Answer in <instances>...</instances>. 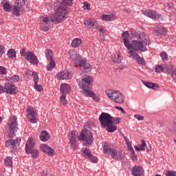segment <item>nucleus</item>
Wrapping results in <instances>:
<instances>
[{"instance_id": "obj_1", "label": "nucleus", "mask_w": 176, "mask_h": 176, "mask_svg": "<svg viewBox=\"0 0 176 176\" xmlns=\"http://www.w3.org/2000/svg\"><path fill=\"white\" fill-rule=\"evenodd\" d=\"M66 19L67 9H65V7L60 6L57 9H55L54 13L51 16H45L40 19L39 28L41 31L47 32L51 21L56 23V24H60V23H62V21Z\"/></svg>"}, {"instance_id": "obj_2", "label": "nucleus", "mask_w": 176, "mask_h": 176, "mask_svg": "<svg viewBox=\"0 0 176 176\" xmlns=\"http://www.w3.org/2000/svg\"><path fill=\"white\" fill-rule=\"evenodd\" d=\"M99 122L100 126L103 129H106L108 133H113L118 130V126L112 122V116L108 113L102 112L99 116Z\"/></svg>"}, {"instance_id": "obj_3", "label": "nucleus", "mask_w": 176, "mask_h": 176, "mask_svg": "<svg viewBox=\"0 0 176 176\" xmlns=\"http://www.w3.org/2000/svg\"><path fill=\"white\" fill-rule=\"evenodd\" d=\"M129 51V54L131 57L135 58L138 57V52H146L148 48L144 45L142 41H138L137 40H133L132 43H129V47H126Z\"/></svg>"}, {"instance_id": "obj_4", "label": "nucleus", "mask_w": 176, "mask_h": 176, "mask_svg": "<svg viewBox=\"0 0 176 176\" xmlns=\"http://www.w3.org/2000/svg\"><path fill=\"white\" fill-rule=\"evenodd\" d=\"M78 140L82 142L84 146H90V145L93 144L94 138L93 137L91 131L89 129L87 124H85L83 129L80 131L78 136Z\"/></svg>"}, {"instance_id": "obj_5", "label": "nucleus", "mask_w": 176, "mask_h": 176, "mask_svg": "<svg viewBox=\"0 0 176 176\" xmlns=\"http://www.w3.org/2000/svg\"><path fill=\"white\" fill-rule=\"evenodd\" d=\"M102 146L103 148V153H104V155L111 156L113 159L116 160L122 159V151H118V150L111 147V145L107 143V142H104L102 144Z\"/></svg>"}, {"instance_id": "obj_6", "label": "nucleus", "mask_w": 176, "mask_h": 176, "mask_svg": "<svg viewBox=\"0 0 176 176\" xmlns=\"http://www.w3.org/2000/svg\"><path fill=\"white\" fill-rule=\"evenodd\" d=\"M35 142L34 140L30 138L25 144V152L28 155H31V157L32 159H37L38 156H39V150L35 147Z\"/></svg>"}, {"instance_id": "obj_7", "label": "nucleus", "mask_w": 176, "mask_h": 176, "mask_svg": "<svg viewBox=\"0 0 176 176\" xmlns=\"http://www.w3.org/2000/svg\"><path fill=\"white\" fill-rule=\"evenodd\" d=\"M106 94L107 97L116 102V104H123V101H124V96L118 91L106 89Z\"/></svg>"}, {"instance_id": "obj_8", "label": "nucleus", "mask_w": 176, "mask_h": 176, "mask_svg": "<svg viewBox=\"0 0 176 176\" xmlns=\"http://www.w3.org/2000/svg\"><path fill=\"white\" fill-rule=\"evenodd\" d=\"M91 82H93V77L91 76H85L82 78L81 82H79L78 87L82 89V94H85L86 91L91 90Z\"/></svg>"}, {"instance_id": "obj_9", "label": "nucleus", "mask_w": 176, "mask_h": 176, "mask_svg": "<svg viewBox=\"0 0 176 176\" xmlns=\"http://www.w3.org/2000/svg\"><path fill=\"white\" fill-rule=\"evenodd\" d=\"M9 129V138H12L14 135V133L17 131V117L16 116H11L8 122Z\"/></svg>"}, {"instance_id": "obj_10", "label": "nucleus", "mask_w": 176, "mask_h": 176, "mask_svg": "<svg viewBox=\"0 0 176 176\" xmlns=\"http://www.w3.org/2000/svg\"><path fill=\"white\" fill-rule=\"evenodd\" d=\"M28 120L30 122V123H38V120L39 118H38V113L36 110L32 107V106H28L26 110Z\"/></svg>"}, {"instance_id": "obj_11", "label": "nucleus", "mask_w": 176, "mask_h": 176, "mask_svg": "<svg viewBox=\"0 0 176 176\" xmlns=\"http://www.w3.org/2000/svg\"><path fill=\"white\" fill-rule=\"evenodd\" d=\"M74 5V0H63V2H52L50 3V8L53 9L54 12H56V9L58 8H60V6H63V8H65L67 10V15L68 14V9H67V6H72Z\"/></svg>"}, {"instance_id": "obj_12", "label": "nucleus", "mask_w": 176, "mask_h": 176, "mask_svg": "<svg viewBox=\"0 0 176 176\" xmlns=\"http://www.w3.org/2000/svg\"><path fill=\"white\" fill-rule=\"evenodd\" d=\"M21 142V139L17 138L16 140H8L6 142V146L11 148L12 152H17V145Z\"/></svg>"}, {"instance_id": "obj_13", "label": "nucleus", "mask_w": 176, "mask_h": 176, "mask_svg": "<svg viewBox=\"0 0 176 176\" xmlns=\"http://www.w3.org/2000/svg\"><path fill=\"white\" fill-rule=\"evenodd\" d=\"M4 92L7 94H17V87L12 82H6L4 84Z\"/></svg>"}, {"instance_id": "obj_14", "label": "nucleus", "mask_w": 176, "mask_h": 176, "mask_svg": "<svg viewBox=\"0 0 176 176\" xmlns=\"http://www.w3.org/2000/svg\"><path fill=\"white\" fill-rule=\"evenodd\" d=\"M39 148L42 152L48 155V156H54L56 155V151L50 146L46 144H41L39 146Z\"/></svg>"}, {"instance_id": "obj_15", "label": "nucleus", "mask_w": 176, "mask_h": 176, "mask_svg": "<svg viewBox=\"0 0 176 176\" xmlns=\"http://www.w3.org/2000/svg\"><path fill=\"white\" fill-rule=\"evenodd\" d=\"M25 59L27 60V61H29V63H30V64H32L33 65H38L39 64L38 57H36V56H35V54H33V52H27Z\"/></svg>"}, {"instance_id": "obj_16", "label": "nucleus", "mask_w": 176, "mask_h": 176, "mask_svg": "<svg viewBox=\"0 0 176 176\" xmlns=\"http://www.w3.org/2000/svg\"><path fill=\"white\" fill-rule=\"evenodd\" d=\"M56 76L58 80H69V79L72 78V76H71V74L68 70L58 72Z\"/></svg>"}, {"instance_id": "obj_17", "label": "nucleus", "mask_w": 176, "mask_h": 176, "mask_svg": "<svg viewBox=\"0 0 176 176\" xmlns=\"http://www.w3.org/2000/svg\"><path fill=\"white\" fill-rule=\"evenodd\" d=\"M78 62L80 67H83L85 72L91 71V68H90V63H87L86 59H79Z\"/></svg>"}, {"instance_id": "obj_18", "label": "nucleus", "mask_w": 176, "mask_h": 176, "mask_svg": "<svg viewBox=\"0 0 176 176\" xmlns=\"http://www.w3.org/2000/svg\"><path fill=\"white\" fill-rule=\"evenodd\" d=\"M143 170L142 167L138 166H134L131 170V174L133 176H141L142 175Z\"/></svg>"}, {"instance_id": "obj_19", "label": "nucleus", "mask_w": 176, "mask_h": 176, "mask_svg": "<svg viewBox=\"0 0 176 176\" xmlns=\"http://www.w3.org/2000/svg\"><path fill=\"white\" fill-rule=\"evenodd\" d=\"M60 90L62 94H68L71 91V85L67 83L61 84Z\"/></svg>"}, {"instance_id": "obj_20", "label": "nucleus", "mask_w": 176, "mask_h": 176, "mask_svg": "<svg viewBox=\"0 0 176 176\" xmlns=\"http://www.w3.org/2000/svg\"><path fill=\"white\" fill-rule=\"evenodd\" d=\"M101 20H102V21H114V20H116V14H103L101 16Z\"/></svg>"}, {"instance_id": "obj_21", "label": "nucleus", "mask_w": 176, "mask_h": 176, "mask_svg": "<svg viewBox=\"0 0 176 176\" xmlns=\"http://www.w3.org/2000/svg\"><path fill=\"white\" fill-rule=\"evenodd\" d=\"M85 97H90L94 100V101H96V102H98L100 101V98L94 93L93 91H86L85 94H83Z\"/></svg>"}, {"instance_id": "obj_22", "label": "nucleus", "mask_w": 176, "mask_h": 176, "mask_svg": "<svg viewBox=\"0 0 176 176\" xmlns=\"http://www.w3.org/2000/svg\"><path fill=\"white\" fill-rule=\"evenodd\" d=\"M39 138L43 142H46L50 140V134L46 131H42L39 135Z\"/></svg>"}, {"instance_id": "obj_23", "label": "nucleus", "mask_w": 176, "mask_h": 176, "mask_svg": "<svg viewBox=\"0 0 176 176\" xmlns=\"http://www.w3.org/2000/svg\"><path fill=\"white\" fill-rule=\"evenodd\" d=\"M78 139L79 140V136L76 135L75 131H73L69 134V140L71 143V145H75V144L76 143V140Z\"/></svg>"}, {"instance_id": "obj_24", "label": "nucleus", "mask_w": 176, "mask_h": 176, "mask_svg": "<svg viewBox=\"0 0 176 176\" xmlns=\"http://www.w3.org/2000/svg\"><path fill=\"white\" fill-rule=\"evenodd\" d=\"M122 36L123 38V43L125 47H130L129 43L131 42L129 40V32L128 31L123 32L122 34Z\"/></svg>"}, {"instance_id": "obj_25", "label": "nucleus", "mask_w": 176, "mask_h": 176, "mask_svg": "<svg viewBox=\"0 0 176 176\" xmlns=\"http://www.w3.org/2000/svg\"><path fill=\"white\" fill-rule=\"evenodd\" d=\"M22 10H23L22 7H20L14 4V6H13V8L12 9V13L14 16H16V17H20V15H21L20 13Z\"/></svg>"}, {"instance_id": "obj_26", "label": "nucleus", "mask_w": 176, "mask_h": 176, "mask_svg": "<svg viewBox=\"0 0 176 176\" xmlns=\"http://www.w3.org/2000/svg\"><path fill=\"white\" fill-rule=\"evenodd\" d=\"M84 24L85 27L87 28H93V27H96V19H89L84 20Z\"/></svg>"}, {"instance_id": "obj_27", "label": "nucleus", "mask_w": 176, "mask_h": 176, "mask_svg": "<svg viewBox=\"0 0 176 176\" xmlns=\"http://www.w3.org/2000/svg\"><path fill=\"white\" fill-rule=\"evenodd\" d=\"M81 153L85 159H89L91 156V151L87 148H82L81 149Z\"/></svg>"}, {"instance_id": "obj_28", "label": "nucleus", "mask_w": 176, "mask_h": 176, "mask_svg": "<svg viewBox=\"0 0 176 176\" xmlns=\"http://www.w3.org/2000/svg\"><path fill=\"white\" fill-rule=\"evenodd\" d=\"M143 85L148 87V89H153V90H156V89H159V86L155 83H152L148 81H142Z\"/></svg>"}, {"instance_id": "obj_29", "label": "nucleus", "mask_w": 176, "mask_h": 176, "mask_svg": "<svg viewBox=\"0 0 176 176\" xmlns=\"http://www.w3.org/2000/svg\"><path fill=\"white\" fill-rule=\"evenodd\" d=\"M173 66L171 64H165L164 67V72H165V74H168V75H170V74L173 72Z\"/></svg>"}, {"instance_id": "obj_30", "label": "nucleus", "mask_w": 176, "mask_h": 176, "mask_svg": "<svg viewBox=\"0 0 176 176\" xmlns=\"http://www.w3.org/2000/svg\"><path fill=\"white\" fill-rule=\"evenodd\" d=\"M112 60L113 63L119 64L122 61V56H120L118 52H116L112 55Z\"/></svg>"}, {"instance_id": "obj_31", "label": "nucleus", "mask_w": 176, "mask_h": 176, "mask_svg": "<svg viewBox=\"0 0 176 176\" xmlns=\"http://www.w3.org/2000/svg\"><path fill=\"white\" fill-rule=\"evenodd\" d=\"M54 67H56V61L54 59H49V64L47 65V71H52L54 69Z\"/></svg>"}, {"instance_id": "obj_32", "label": "nucleus", "mask_w": 176, "mask_h": 176, "mask_svg": "<svg viewBox=\"0 0 176 176\" xmlns=\"http://www.w3.org/2000/svg\"><path fill=\"white\" fill-rule=\"evenodd\" d=\"M156 35H166L167 34V28H157L155 29Z\"/></svg>"}, {"instance_id": "obj_33", "label": "nucleus", "mask_w": 176, "mask_h": 176, "mask_svg": "<svg viewBox=\"0 0 176 176\" xmlns=\"http://www.w3.org/2000/svg\"><path fill=\"white\" fill-rule=\"evenodd\" d=\"M156 12L153 10H146L143 12V14L144 16H146L147 17H150V19H153L155 17V14Z\"/></svg>"}, {"instance_id": "obj_34", "label": "nucleus", "mask_w": 176, "mask_h": 176, "mask_svg": "<svg viewBox=\"0 0 176 176\" xmlns=\"http://www.w3.org/2000/svg\"><path fill=\"white\" fill-rule=\"evenodd\" d=\"M81 44H82V40L80 38H76L72 40L71 45H72V47H78Z\"/></svg>"}, {"instance_id": "obj_35", "label": "nucleus", "mask_w": 176, "mask_h": 176, "mask_svg": "<svg viewBox=\"0 0 176 176\" xmlns=\"http://www.w3.org/2000/svg\"><path fill=\"white\" fill-rule=\"evenodd\" d=\"M145 146H146V143L145 142V140H142V144L139 146H135V151H145Z\"/></svg>"}, {"instance_id": "obj_36", "label": "nucleus", "mask_w": 176, "mask_h": 176, "mask_svg": "<svg viewBox=\"0 0 176 176\" xmlns=\"http://www.w3.org/2000/svg\"><path fill=\"white\" fill-rule=\"evenodd\" d=\"M70 58L74 61H79V60H80V58H79V54H78L76 51H73L71 52Z\"/></svg>"}, {"instance_id": "obj_37", "label": "nucleus", "mask_w": 176, "mask_h": 176, "mask_svg": "<svg viewBox=\"0 0 176 176\" xmlns=\"http://www.w3.org/2000/svg\"><path fill=\"white\" fill-rule=\"evenodd\" d=\"M12 160V157H7L4 160L5 165L7 167H12V165L13 164Z\"/></svg>"}, {"instance_id": "obj_38", "label": "nucleus", "mask_w": 176, "mask_h": 176, "mask_svg": "<svg viewBox=\"0 0 176 176\" xmlns=\"http://www.w3.org/2000/svg\"><path fill=\"white\" fill-rule=\"evenodd\" d=\"M7 55L9 58H14V57H16V51L14 49H10L8 51Z\"/></svg>"}, {"instance_id": "obj_39", "label": "nucleus", "mask_w": 176, "mask_h": 176, "mask_svg": "<svg viewBox=\"0 0 176 176\" xmlns=\"http://www.w3.org/2000/svg\"><path fill=\"white\" fill-rule=\"evenodd\" d=\"M45 54L47 58V60L53 59V52L50 50H45Z\"/></svg>"}, {"instance_id": "obj_40", "label": "nucleus", "mask_w": 176, "mask_h": 176, "mask_svg": "<svg viewBox=\"0 0 176 176\" xmlns=\"http://www.w3.org/2000/svg\"><path fill=\"white\" fill-rule=\"evenodd\" d=\"M145 36H146V34L144 32H138L137 33V38L142 42V41H144L145 39Z\"/></svg>"}, {"instance_id": "obj_41", "label": "nucleus", "mask_w": 176, "mask_h": 176, "mask_svg": "<svg viewBox=\"0 0 176 176\" xmlns=\"http://www.w3.org/2000/svg\"><path fill=\"white\" fill-rule=\"evenodd\" d=\"M3 9L4 12H10V9H12V7L9 3L6 2L3 3Z\"/></svg>"}, {"instance_id": "obj_42", "label": "nucleus", "mask_w": 176, "mask_h": 176, "mask_svg": "<svg viewBox=\"0 0 176 176\" xmlns=\"http://www.w3.org/2000/svg\"><path fill=\"white\" fill-rule=\"evenodd\" d=\"M155 71L157 74H160V72H164V67L162 65H158L155 67Z\"/></svg>"}, {"instance_id": "obj_43", "label": "nucleus", "mask_w": 176, "mask_h": 176, "mask_svg": "<svg viewBox=\"0 0 176 176\" xmlns=\"http://www.w3.org/2000/svg\"><path fill=\"white\" fill-rule=\"evenodd\" d=\"M32 76H33V80L34 82V85L38 83L39 82V77L38 76V74L36 72H32Z\"/></svg>"}, {"instance_id": "obj_44", "label": "nucleus", "mask_w": 176, "mask_h": 176, "mask_svg": "<svg viewBox=\"0 0 176 176\" xmlns=\"http://www.w3.org/2000/svg\"><path fill=\"white\" fill-rule=\"evenodd\" d=\"M160 56L161 57L163 61H166L168 58V54L166 52H162L160 54Z\"/></svg>"}, {"instance_id": "obj_45", "label": "nucleus", "mask_w": 176, "mask_h": 176, "mask_svg": "<svg viewBox=\"0 0 176 176\" xmlns=\"http://www.w3.org/2000/svg\"><path fill=\"white\" fill-rule=\"evenodd\" d=\"M60 101L62 105H67V104H68V101H67V97L65 95H62L60 96Z\"/></svg>"}, {"instance_id": "obj_46", "label": "nucleus", "mask_w": 176, "mask_h": 176, "mask_svg": "<svg viewBox=\"0 0 176 176\" xmlns=\"http://www.w3.org/2000/svg\"><path fill=\"white\" fill-rule=\"evenodd\" d=\"M14 5H16V6H19L20 8H23V6L25 5V0H16Z\"/></svg>"}, {"instance_id": "obj_47", "label": "nucleus", "mask_w": 176, "mask_h": 176, "mask_svg": "<svg viewBox=\"0 0 176 176\" xmlns=\"http://www.w3.org/2000/svg\"><path fill=\"white\" fill-rule=\"evenodd\" d=\"M153 19L157 20V21H162V20H163V16H162V14L155 12Z\"/></svg>"}, {"instance_id": "obj_48", "label": "nucleus", "mask_w": 176, "mask_h": 176, "mask_svg": "<svg viewBox=\"0 0 176 176\" xmlns=\"http://www.w3.org/2000/svg\"><path fill=\"white\" fill-rule=\"evenodd\" d=\"M88 160H89L92 163H97V162H98V159L97 158V157L93 155V154L88 158Z\"/></svg>"}, {"instance_id": "obj_49", "label": "nucleus", "mask_w": 176, "mask_h": 176, "mask_svg": "<svg viewBox=\"0 0 176 176\" xmlns=\"http://www.w3.org/2000/svg\"><path fill=\"white\" fill-rule=\"evenodd\" d=\"M112 122L113 124H119V123H120V118L112 117Z\"/></svg>"}, {"instance_id": "obj_50", "label": "nucleus", "mask_w": 176, "mask_h": 176, "mask_svg": "<svg viewBox=\"0 0 176 176\" xmlns=\"http://www.w3.org/2000/svg\"><path fill=\"white\" fill-rule=\"evenodd\" d=\"M11 79H12V82H19L20 81V76L15 75V76H11Z\"/></svg>"}, {"instance_id": "obj_51", "label": "nucleus", "mask_w": 176, "mask_h": 176, "mask_svg": "<svg viewBox=\"0 0 176 176\" xmlns=\"http://www.w3.org/2000/svg\"><path fill=\"white\" fill-rule=\"evenodd\" d=\"M166 176H176V172L174 170H167Z\"/></svg>"}, {"instance_id": "obj_52", "label": "nucleus", "mask_w": 176, "mask_h": 176, "mask_svg": "<svg viewBox=\"0 0 176 176\" xmlns=\"http://www.w3.org/2000/svg\"><path fill=\"white\" fill-rule=\"evenodd\" d=\"M34 89H36V90L39 92L43 90V87H42V85H38V83L34 84Z\"/></svg>"}, {"instance_id": "obj_53", "label": "nucleus", "mask_w": 176, "mask_h": 176, "mask_svg": "<svg viewBox=\"0 0 176 176\" xmlns=\"http://www.w3.org/2000/svg\"><path fill=\"white\" fill-rule=\"evenodd\" d=\"M6 68L3 66H0V74L1 75H6L7 74Z\"/></svg>"}, {"instance_id": "obj_54", "label": "nucleus", "mask_w": 176, "mask_h": 176, "mask_svg": "<svg viewBox=\"0 0 176 176\" xmlns=\"http://www.w3.org/2000/svg\"><path fill=\"white\" fill-rule=\"evenodd\" d=\"M137 61H138V64L143 65L145 63V60H144V58H142L141 56L137 57Z\"/></svg>"}, {"instance_id": "obj_55", "label": "nucleus", "mask_w": 176, "mask_h": 176, "mask_svg": "<svg viewBox=\"0 0 176 176\" xmlns=\"http://www.w3.org/2000/svg\"><path fill=\"white\" fill-rule=\"evenodd\" d=\"M142 42H143V45H151V41L149 40V38L146 37H144Z\"/></svg>"}, {"instance_id": "obj_56", "label": "nucleus", "mask_w": 176, "mask_h": 176, "mask_svg": "<svg viewBox=\"0 0 176 176\" xmlns=\"http://www.w3.org/2000/svg\"><path fill=\"white\" fill-rule=\"evenodd\" d=\"M20 54L23 57H25V56H27V50L25 48H23L21 50Z\"/></svg>"}, {"instance_id": "obj_57", "label": "nucleus", "mask_w": 176, "mask_h": 176, "mask_svg": "<svg viewBox=\"0 0 176 176\" xmlns=\"http://www.w3.org/2000/svg\"><path fill=\"white\" fill-rule=\"evenodd\" d=\"M82 8L85 10H90V4L87 2H85Z\"/></svg>"}, {"instance_id": "obj_58", "label": "nucleus", "mask_w": 176, "mask_h": 176, "mask_svg": "<svg viewBox=\"0 0 176 176\" xmlns=\"http://www.w3.org/2000/svg\"><path fill=\"white\" fill-rule=\"evenodd\" d=\"M134 118L138 120H144V116H140V114H135Z\"/></svg>"}, {"instance_id": "obj_59", "label": "nucleus", "mask_w": 176, "mask_h": 176, "mask_svg": "<svg viewBox=\"0 0 176 176\" xmlns=\"http://www.w3.org/2000/svg\"><path fill=\"white\" fill-rule=\"evenodd\" d=\"M170 131L172 133H176V123L175 122H173L172 124V129H170Z\"/></svg>"}, {"instance_id": "obj_60", "label": "nucleus", "mask_w": 176, "mask_h": 176, "mask_svg": "<svg viewBox=\"0 0 176 176\" xmlns=\"http://www.w3.org/2000/svg\"><path fill=\"white\" fill-rule=\"evenodd\" d=\"M115 108L118 111H121L122 113H126V111H124V109H123V107L116 106Z\"/></svg>"}, {"instance_id": "obj_61", "label": "nucleus", "mask_w": 176, "mask_h": 176, "mask_svg": "<svg viewBox=\"0 0 176 176\" xmlns=\"http://www.w3.org/2000/svg\"><path fill=\"white\" fill-rule=\"evenodd\" d=\"M3 52H5V48L3 47V46L0 45V57H2V56L3 55Z\"/></svg>"}, {"instance_id": "obj_62", "label": "nucleus", "mask_w": 176, "mask_h": 176, "mask_svg": "<svg viewBox=\"0 0 176 176\" xmlns=\"http://www.w3.org/2000/svg\"><path fill=\"white\" fill-rule=\"evenodd\" d=\"M131 157L132 160H133L134 162H135V160H138L137 155H135V152H134V153H131Z\"/></svg>"}, {"instance_id": "obj_63", "label": "nucleus", "mask_w": 176, "mask_h": 176, "mask_svg": "<svg viewBox=\"0 0 176 176\" xmlns=\"http://www.w3.org/2000/svg\"><path fill=\"white\" fill-rule=\"evenodd\" d=\"M124 140L127 146H130V145H131V142H130V140L127 138H124Z\"/></svg>"}, {"instance_id": "obj_64", "label": "nucleus", "mask_w": 176, "mask_h": 176, "mask_svg": "<svg viewBox=\"0 0 176 176\" xmlns=\"http://www.w3.org/2000/svg\"><path fill=\"white\" fill-rule=\"evenodd\" d=\"M128 149L130 151L131 153H134V148H133V146L131 144L130 146H128Z\"/></svg>"}]
</instances>
